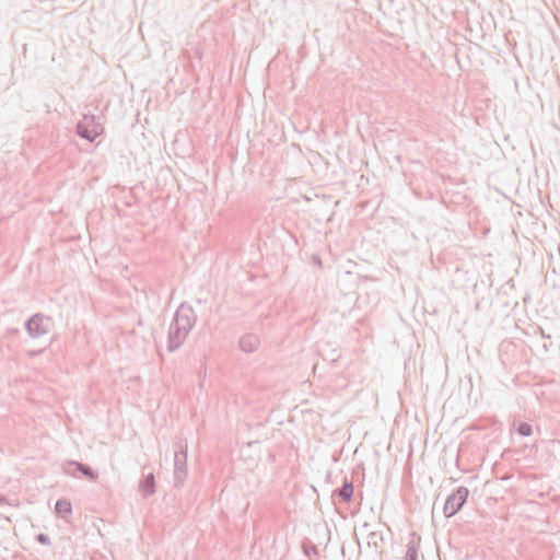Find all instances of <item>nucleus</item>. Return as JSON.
<instances>
[{
	"label": "nucleus",
	"mask_w": 560,
	"mask_h": 560,
	"mask_svg": "<svg viewBox=\"0 0 560 560\" xmlns=\"http://www.w3.org/2000/svg\"><path fill=\"white\" fill-rule=\"evenodd\" d=\"M102 132L103 127L91 116H85L78 125V133L90 141H94Z\"/></svg>",
	"instance_id": "f257e3e1"
},
{
	"label": "nucleus",
	"mask_w": 560,
	"mask_h": 560,
	"mask_svg": "<svg viewBox=\"0 0 560 560\" xmlns=\"http://www.w3.org/2000/svg\"><path fill=\"white\" fill-rule=\"evenodd\" d=\"M154 477L153 475H149L141 485V491L143 495L147 497L152 494L154 492Z\"/></svg>",
	"instance_id": "20e7f679"
},
{
	"label": "nucleus",
	"mask_w": 560,
	"mask_h": 560,
	"mask_svg": "<svg viewBox=\"0 0 560 560\" xmlns=\"http://www.w3.org/2000/svg\"><path fill=\"white\" fill-rule=\"evenodd\" d=\"M353 494V487L350 483L343 485L341 490L339 491V495L345 500L349 501Z\"/></svg>",
	"instance_id": "39448f33"
},
{
	"label": "nucleus",
	"mask_w": 560,
	"mask_h": 560,
	"mask_svg": "<svg viewBox=\"0 0 560 560\" xmlns=\"http://www.w3.org/2000/svg\"><path fill=\"white\" fill-rule=\"evenodd\" d=\"M517 431L521 435H529L532 432V428L527 423H520Z\"/></svg>",
	"instance_id": "423d86ee"
},
{
	"label": "nucleus",
	"mask_w": 560,
	"mask_h": 560,
	"mask_svg": "<svg viewBox=\"0 0 560 560\" xmlns=\"http://www.w3.org/2000/svg\"><path fill=\"white\" fill-rule=\"evenodd\" d=\"M38 320H39L38 318L31 319L28 323V328L33 329V327L38 324Z\"/></svg>",
	"instance_id": "0eeeda50"
},
{
	"label": "nucleus",
	"mask_w": 560,
	"mask_h": 560,
	"mask_svg": "<svg viewBox=\"0 0 560 560\" xmlns=\"http://www.w3.org/2000/svg\"><path fill=\"white\" fill-rule=\"evenodd\" d=\"M467 495L468 490L463 487L453 492L445 502L444 514L448 517L453 516L463 506Z\"/></svg>",
	"instance_id": "f03ea898"
},
{
	"label": "nucleus",
	"mask_w": 560,
	"mask_h": 560,
	"mask_svg": "<svg viewBox=\"0 0 560 560\" xmlns=\"http://www.w3.org/2000/svg\"><path fill=\"white\" fill-rule=\"evenodd\" d=\"M56 512L62 517L69 516L72 512L71 502L68 500H59L56 503Z\"/></svg>",
	"instance_id": "7ed1b4c3"
}]
</instances>
